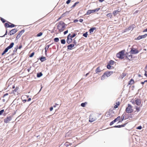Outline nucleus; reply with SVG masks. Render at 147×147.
<instances>
[{"label":"nucleus","mask_w":147,"mask_h":147,"mask_svg":"<svg viewBox=\"0 0 147 147\" xmlns=\"http://www.w3.org/2000/svg\"><path fill=\"white\" fill-rule=\"evenodd\" d=\"M14 45V43L13 42H11L9 46H8L5 49L4 51L5 52V53H6L7 52V51L9 49L13 47Z\"/></svg>","instance_id":"obj_6"},{"label":"nucleus","mask_w":147,"mask_h":147,"mask_svg":"<svg viewBox=\"0 0 147 147\" xmlns=\"http://www.w3.org/2000/svg\"><path fill=\"white\" fill-rule=\"evenodd\" d=\"M46 59L45 57H41L40 58V60L41 62H43Z\"/></svg>","instance_id":"obj_20"},{"label":"nucleus","mask_w":147,"mask_h":147,"mask_svg":"<svg viewBox=\"0 0 147 147\" xmlns=\"http://www.w3.org/2000/svg\"><path fill=\"white\" fill-rule=\"evenodd\" d=\"M17 31V29H13L10 31L8 33V34L10 35H13L15 34Z\"/></svg>","instance_id":"obj_9"},{"label":"nucleus","mask_w":147,"mask_h":147,"mask_svg":"<svg viewBox=\"0 0 147 147\" xmlns=\"http://www.w3.org/2000/svg\"><path fill=\"white\" fill-rule=\"evenodd\" d=\"M11 119V116L7 117L4 119V122L5 123H7L9 122Z\"/></svg>","instance_id":"obj_10"},{"label":"nucleus","mask_w":147,"mask_h":147,"mask_svg":"<svg viewBox=\"0 0 147 147\" xmlns=\"http://www.w3.org/2000/svg\"><path fill=\"white\" fill-rule=\"evenodd\" d=\"M141 39H142V37H141V36H138L136 38H135V40H139Z\"/></svg>","instance_id":"obj_41"},{"label":"nucleus","mask_w":147,"mask_h":147,"mask_svg":"<svg viewBox=\"0 0 147 147\" xmlns=\"http://www.w3.org/2000/svg\"><path fill=\"white\" fill-rule=\"evenodd\" d=\"M92 13V12L90 10H89L87 12L86 15H89Z\"/></svg>","instance_id":"obj_31"},{"label":"nucleus","mask_w":147,"mask_h":147,"mask_svg":"<svg viewBox=\"0 0 147 147\" xmlns=\"http://www.w3.org/2000/svg\"><path fill=\"white\" fill-rule=\"evenodd\" d=\"M115 122V121L114 120H113V121L110 122V125H112Z\"/></svg>","instance_id":"obj_43"},{"label":"nucleus","mask_w":147,"mask_h":147,"mask_svg":"<svg viewBox=\"0 0 147 147\" xmlns=\"http://www.w3.org/2000/svg\"><path fill=\"white\" fill-rule=\"evenodd\" d=\"M51 45V44H50V45H47V46L45 47V54H46V53L48 49H49V46Z\"/></svg>","instance_id":"obj_22"},{"label":"nucleus","mask_w":147,"mask_h":147,"mask_svg":"<svg viewBox=\"0 0 147 147\" xmlns=\"http://www.w3.org/2000/svg\"><path fill=\"white\" fill-rule=\"evenodd\" d=\"M124 55V51H121L119 53H117L116 55L117 57L121 59L123 58V56Z\"/></svg>","instance_id":"obj_1"},{"label":"nucleus","mask_w":147,"mask_h":147,"mask_svg":"<svg viewBox=\"0 0 147 147\" xmlns=\"http://www.w3.org/2000/svg\"><path fill=\"white\" fill-rule=\"evenodd\" d=\"M125 115H124V114H123L121 117V121H119V122H121L122 121H123V120H124V119L125 118Z\"/></svg>","instance_id":"obj_21"},{"label":"nucleus","mask_w":147,"mask_h":147,"mask_svg":"<svg viewBox=\"0 0 147 147\" xmlns=\"http://www.w3.org/2000/svg\"><path fill=\"white\" fill-rule=\"evenodd\" d=\"M114 112L112 111L109 110L107 114V117L111 118L114 115Z\"/></svg>","instance_id":"obj_4"},{"label":"nucleus","mask_w":147,"mask_h":147,"mask_svg":"<svg viewBox=\"0 0 147 147\" xmlns=\"http://www.w3.org/2000/svg\"><path fill=\"white\" fill-rule=\"evenodd\" d=\"M116 127V128H120V125H115L113 127Z\"/></svg>","instance_id":"obj_53"},{"label":"nucleus","mask_w":147,"mask_h":147,"mask_svg":"<svg viewBox=\"0 0 147 147\" xmlns=\"http://www.w3.org/2000/svg\"><path fill=\"white\" fill-rule=\"evenodd\" d=\"M119 102H117L116 103V105L115 106H114V108H117V107H118V106L119 105Z\"/></svg>","instance_id":"obj_36"},{"label":"nucleus","mask_w":147,"mask_h":147,"mask_svg":"<svg viewBox=\"0 0 147 147\" xmlns=\"http://www.w3.org/2000/svg\"><path fill=\"white\" fill-rule=\"evenodd\" d=\"M63 14L61 15V17H60L59 18L57 19V21H59V20H60L61 19V17L63 16Z\"/></svg>","instance_id":"obj_58"},{"label":"nucleus","mask_w":147,"mask_h":147,"mask_svg":"<svg viewBox=\"0 0 147 147\" xmlns=\"http://www.w3.org/2000/svg\"><path fill=\"white\" fill-rule=\"evenodd\" d=\"M83 36L86 38L88 36V32H86L85 33H84L83 34Z\"/></svg>","instance_id":"obj_32"},{"label":"nucleus","mask_w":147,"mask_h":147,"mask_svg":"<svg viewBox=\"0 0 147 147\" xmlns=\"http://www.w3.org/2000/svg\"><path fill=\"white\" fill-rule=\"evenodd\" d=\"M130 53L131 54H136L138 53H139V51L136 49L132 48L130 51Z\"/></svg>","instance_id":"obj_5"},{"label":"nucleus","mask_w":147,"mask_h":147,"mask_svg":"<svg viewBox=\"0 0 147 147\" xmlns=\"http://www.w3.org/2000/svg\"><path fill=\"white\" fill-rule=\"evenodd\" d=\"M18 87H16V88L14 90H13L15 92H16L17 90H18Z\"/></svg>","instance_id":"obj_57"},{"label":"nucleus","mask_w":147,"mask_h":147,"mask_svg":"<svg viewBox=\"0 0 147 147\" xmlns=\"http://www.w3.org/2000/svg\"><path fill=\"white\" fill-rule=\"evenodd\" d=\"M136 109L137 112H139L140 111V108L138 107L137 106H136Z\"/></svg>","instance_id":"obj_47"},{"label":"nucleus","mask_w":147,"mask_h":147,"mask_svg":"<svg viewBox=\"0 0 147 147\" xmlns=\"http://www.w3.org/2000/svg\"><path fill=\"white\" fill-rule=\"evenodd\" d=\"M78 3V2H76L71 7V8H72L76 6V5Z\"/></svg>","instance_id":"obj_35"},{"label":"nucleus","mask_w":147,"mask_h":147,"mask_svg":"<svg viewBox=\"0 0 147 147\" xmlns=\"http://www.w3.org/2000/svg\"><path fill=\"white\" fill-rule=\"evenodd\" d=\"M105 73L106 75V77H109L113 73V72L111 71H106Z\"/></svg>","instance_id":"obj_13"},{"label":"nucleus","mask_w":147,"mask_h":147,"mask_svg":"<svg viewBox=\"0 0 147 147\" xmlns=\"http://www.w3.org/2000/svg\"><path fill=\"white\" fill-rule=\"evenodd\" d=\"M136 104L138 106H139L141 103V100L138 98H137L135 101Z\"/></svg>","instance_id":"obj_12"},{"label":"nucleus","mask_w":147,"mask_h":147,"mask_svg":"<svg viewBox=\"0 0 147 147\" xmlns=\"http://www.w3.org/2000/svg\"><path fill=\"white\" fill-rule=\"evenodd\" d=\"M71 35V34H69L68 36H67V39L66 40V42L67 43L69 44L70 43L72 42V40L71 38L69 37Z\"/></svg>","instance_id":"obj_8"},{"label":"nucleus","mask_w":147,"mask_h":147,"mask_svg":"<svg viewBox=\"0 0 147 147\" xmlns=\"http://www.w3.org/2000/svg\"><path fill=\"white\" fill-rule=\"evenodd\" d=\"M42 32H40L37 34V36L38 37L42 35Z\"/></svg>","instance_id":"obj_40"},{"label":"nucleus","mask_w":147,"mask_h":147,"mask_svg":"<svg viewBox=\"0 0 147 147\" xmlns=\"http://www.w3.org/2000/svg\"><path fill=\"white\" fill-rule=\"evenodd\" d=\"M42 75V74L41 72L38 73L37 74V77L38 78H39L41 77Z\"/></svg>","instance_id":"obj_23"},{"label":"nucleus","mask_w":147,"mask_h":147,"mask_svg":"<svg viewBox=\"0 0 147 147\" xmlns=\"http://www.w3.org/2000/svg\"><path fill=\"white\" fill-rule=\"evenodd\" d=\"M4 110L3 109H2L0 111V115H1L2 113L4 112Z\"/></svg>","instance_id":"obj_51"},{"label":"nucleus","mask_w":147,"mask_h":147,"mask_svg":"<svg viewBox=\"0 0 147 147\" xmlns=\"http://www.w3.org/2000/svg\"><path fill=\"white\" fill-rule=\"evenodd\" d=\"M31 67H29L27 69V70L28 72H29L31 70Z\"/></svg>","instance_id":"obj_64"},{"label":"nucleus","mask_w":147,"mask_h":147,"mask_svg":"<svg viewBox=\"0 0 147 147\" xmlns=\"http://www.w3.org/2000/svg\"><path fill=\"white\" fill-rule=\"evenodd\" d=\"M86 104H87V102H86L84 103H82L81 104V106L83 107H84L85 106Z\"/></svg>","instance_id":"obj_33"},{"label":"nucleus","mask_w":147,"mask_h":147,"mask_svg":"<svg viewBox=\"0 0 147 147\" xmlns=\"http://www.w3.org/2000/svg\"><path fill=\"white\" fill-rule=\"evenodd\" d=\"M142 128V127L141 126H138L137 127V129H141Z\"/></svg>","instance_id":"obj_55"},{"label":"nucleus","mask_w":147,"mask_h":147,"mask_svg":"<svg viewBox=\"0 0 147 147\" xmlns=\"http://www.w3.org/2000/svg\"><path fill=\"white\" fill-rule=\"evenodd\" d=\"M7 30H6V32H5V34L3 35V36H1V37H4L5 35H7Z\"/></svg>","instance_id":"obj_52"},{"label":"nucleus","mask_w":147,"mask_h":147,"mask_svg":"<svg viewBox=\"0 0 147 147\" xmlns=\"http://www.w3.org/2000/svg\"><path fill=\"white\" fill-rule=\"evenodd\" d=\"M1 20L3 23H5L6 22L5 20L2 18H1Z\"/></svg>","instance_id":"obj_49"},{"label":"nucleus","mask_w":147,"mask_h":147,"mask_svg":"<svg viewBox=\"0 0 147 147\" xmlns=\"http://www.w3.org/2000/svg\"><path fill=\"white\" fill-rule=\"evenodd\" d=\"M102 71V70L100 69V67H98L95 70L96 73H94V74H99V73Z\"/></svg>","instance_id":"obj_11"},{"label":"nucleus","mask_w":147,"mask_h":147,"mask_svg":"<svg viewBox=\"0 0 147 147\" xmlns=\"http://www.w3.org/2000/svg\"><path fill=\"white\" fill-rule=\"evenodd\" d=\"M73 43L74 44V45H76L77 43L76 40L74 39V40Z\"/></svg>","instance_id":"obj_59"},{"label":"nucleus","mask_w":147,"mask_h":147,"mask_svg":"<svg viewBox=\"0 0 147 147\" xmlns=\"http://www.w3.org/2000/svg\"><path fill=\"white\" fill-rule=\"evenodd\" d=\"M96 27H93L91 28L89 30V31L90 33H91L93 32L94 30H96Z\"/></svg>","instance_id":"obj_17"},{"label":"nucleus","mask_w":147,"mask_h":147,"mask_svg":"<svg viewBox=\"0 0 147 147\" xmlns=\"http://www.w3.org/2000/svg\"><path fill=\"white\" fill-rule=\"evenodd\" d=\"M59 24H61V25H65V23L62 21H60Z\"/></svg>","instance_id":"obj_44"},{"label":"nucleus","mask_w":147,"mask_h":147,"mask_svg":"<svg viewBox=\"0 0 147 147\" xmlns=\"http://www.w3.org/2000/svg\"><path fill=\"white\" fill-rule=\"evenodd\" d=\"M134 83V80L131 79L130 80L128 84H132Z\"/></svg>","instance_id":"obj_24"},{"label":"nucleus","mask_w":147,"mask_h":147,"mask_svg":"<svg viewBox=\"0 0 147 147\" xmlns=\"http://www.w3.org/2000/svg\"><path fill=\"white\" fill-rule=\"evenodd\" d=\"M114 63H115V62L113 60H111L109 61L108 63H109L110 65H112L114 64Z\"/></svg>","instance_id":"obj_25"},{"label":"nucleus","mask_w":147,"mask_h":147,"mask_svg":"<svg viewBox=\"0 0 147 147\" xmlns=\"http://www.w3.org/2000/svg\"><path fill=\"white\" fill-rule=\"evenodd\" d=\"M111 67H112L113 66L111 65H110L109 63H108V64L107 65V68L109 69H110Z\"/></svg>","instance_id":"obj_34"},{"label":"nucleus","mask_w":147,"mask_h":147,"mask_svg":"<svg viewBox=\"0 0 147 147\" xmlns=\"http://www.w3.org/2000/svg\"><path fill=\"white\" fill-rule=\"evenodd\" d=\"M126 58H127L128 59L130 60V59L132 58V55L131 54L130 55H128V56H126Z\"/></svg>","instance_id":"obj_26"},{"label":"nucleus","mask_w":147,"mask_h":147,"mask_svg":"<svg viewBox=\"0 0 147 147\" xmlns=\"http://www.w3.org/2000/svg\"><path fill=\"white\" fill-rule=\"evenodd\" d=\"M59 38H55L54 39V40L55 42H57L59 41Z\"/></svg>","instance_id":"obj_39"},{"label":"nucleus","mask_w":147,"mask_h":147,"mask_svg":"<svg viewBox=\"0 0 147 147\" xmlns=\"http://www.w3.org/2000/svg\"><path fill=\"white\" fill-rule=\"evenodd\" d=\"M74 44H71L67 46V49L69 50H71V48L74 47Z\"/></svg>","instance_id":"obj_14"},{"label":"nucleus","mask_w":147,"mask_h":147,"mask_svg":"<svg viewBox=\"0 0 147 147\" xmlns=\"http://www.w3.org/2000/svg\"><path fill=\"white\" fill-rule=\"evenodd\" d=\"M53 107L54 108L57 107V108H58L59 107V104L56 103L55 104V105H54L53 106Z\"/></svg>","instance_id":"obj_30"},{"label":"nucleus","mask_w":147,"mask_h":147,"mask_svg":"<svg viewBox=\"0 0 147 147\" xmlns=\"http://www.w3.org/2000/svg\"><path fill=\"white\" fill-rule=\"evenodd\" d=\"M68 30H67L64 32V34H66L67 33H68Z\"/></svg>","instance_id":"obj_60"},{"label":"nucleus","mask_w":147,"mask_h":147,"mask_svg":"<svg viewBox=\"0 0 147 147\" xmlns=\"http://www.w3.org/2000/svg\"><path fill=\"white\" fill-rule=\"evenodd\" d=\"M106 75L105 73H104L101 77V80H104L106 78Z\"/></svg>","instance_id":"obj_19"},{"label":"nucleus","mask_w":147,"mask_h":147,"mask_svg":"<svg viewBox=\"0 0 147 147\" xmlns=\"http://www.w3.org/2000/svg\"><path fill=\"white\" fill-rule=\"evenodd\" d=\"M58 29L59 31L61 32L63 31L65 28V25H61V24H58L57 26Z\"/></svg>","instance_id":"obj_2"},{"label":"nucleus","mask_w":147,"mask_h":147,"mask_svg":"<svg viewBox=\"0 0 147 147\" xmlns=\"http://www.w3.org/2000/svg\"><path fill=\"white\" fill-rule=\"evenodd\" d=\"M120 11H119V10H117L114 11L113 12V14L114 15V16L116 15L117 13H118V12H120Z\"/></svg>","instance_id":"obj_18"},{"label":"nucleus","mask_w":147,"mask_h":147,"mask_svg":"<svg viewBox=\"0 0 147 147\" xmlns=\"http://www.w3.org/2000/svg\"><path fill=\"white\" fill-rule=\"evenodd\" d=\"M9 25L7 23H5V26L6 27H9Z\"/></svg>","instance_id":"obj_46"},{"label":"nucleus","mask_w":147,"mask_h":147,"mask_svg":"<svg viewBox=\"0 0 147 147\" xmlns=\"http://www.w3.org/2000/svg\"><path fill=\"white\" fill-rule=\"evenodd\" d=\"M100 8L96 9H94V12H95L96 11H98L100 10Z\"/></svg>","instance_id":"obj_54"},{"label":"nucleus","mask_w":147,"mask_h":147,"mask_svg":"<svg viewBox=\"0 0 147 147\" xmlns=\"http://www.w3.org/2000/svg\"><path fill=\"white\" fill-rule=\"evenodd\" d=\"M10 24H11L9 26V27L13 28L15 26V25L11 23L10 22H9Z\"/></svg>","instance_id":"obj_29"},{"label":"nucleus","mask_w":147,"mask_h":147,"mask_svg":"<svg viewBox=\"0 0 147 147\" xmlns=\"http://www.w3.org/2000/svg\"><path fill=\"white\" fill-rule=\"evenodd\" d=\"M25 30H22L21 31L19 32V33L18 34L17 36L16 37V39H18L22 35V34L24 32Z\"/></svg>","instance_id":"obj_7"},{"label":"nucleus","mask_w":147,"mask_h":147,"mask_svg":"<svg viewBox=\"0 0 147 147\" xmlns=\"http://www.w3.org/2000/svg\"><path fill=\"white\" fill-rule=\"evenodd\" d=\"M18 49V46H17L15 48L14 50H13V52H16L17 51V50Z\"/></svg>","instance_id":"obj_48"},{"label":"nucleus","mask_w":147,"mask_h":147,"mask_svg":"<svg viewBox=\"0 0 147 147\" xmlns=\"http://www.w3.org/2000/svg\"><path fill=\"white\" fill-rule=\"evenodd\" d=\"M76 34H76L74 33L72 35H71L69 36V37L71 38L72 39V38H74V37L75 36H76Z\"/></svg>","instance_id":"obj_27"},{"label":"nucleus","mask_w":147,"mask_h":147,"mask_svg":"<svg viewBox=\"0 0 147 147\" xmlns=\"http://www.w3.org/2000/svg\"><path fill=\"white\" fill-rule=\"evenodd\" d=\"M34 52H33V53H32L30 55L29 57H32L34 55Z\"/></svg>","instance_id":"obj_50"},{"label":"nucleus","mask_w":147,"mask_h":147,"mask_svg":"<svg viewBox=\"0 0 147 147\" xmlns=\"http://www.w3.org/2000/svg\"><path fill=\"white\" fill-rule=\"evenodd\" d=\"M126 76V74L125 73H123L122 74L121 76V78H123V77L125 76Z\"/></svg>","instance_id":"obj_42"},{"label":"nucleus","mask_w":147,"mask_h":147,"mask_svg":"<svg viewBox=\"0 0 147 147\" xmlns=\"http://www.w3.org/2000/svg\"><path fill=\"white\" fill-rule=\"evenodd\" d=\"M96 120V119L95 118H93L91 117L90 115V116L89 121L90 122H92L93 121Z\"/></svg>","instance_id":"obj_15"},{"label":"nucleus","mask_w":147,"mask_h":147,"mask_svg":"<svg viewBox=\"0 0 147 147\" xmlns=\"http://www.w3.org/2000/svg\"><path fill=\"white\" fill-rule=\"evenodd\" d=\"M147 36V34H145L141 36L142 39L146 38Z\"/></svg>","instance_id":"obj_37"},{"label":"nucleus","mask_w":147,"mask_h":147,"mask_svg":"<svg viewBox=\"0 0 147 147\" xmlns=\"http://www.w3.org/2000/svg\"><path fill=\"white\" fill-rule=\"evenodd\" d=\"M126 111L127 113H130L133 112V110L131 109V105L128 104L127 107L126 109Z\"/></svg>","instance_id":"obj_3"},{"label":"nucleus","mask_w":147,"mask_h":147,"mask_svg":"<svg viewBox=\"0 0 147 147\" xmlns=\"http://www.w3.org/2000/svg\"><path fill=\"white\" fill-rule=\"evenodd\" d=\"M61 44H64L65 43V39H62L61 40Z\"/></svg>","instance_id":"obj_38"},{"label":"nucleus","mask_w":147,"mask_h":147,"mask_svg":"<svg viewBox=\"0 0 147 147\" xmlns=\"http://www.w3.org/2000/svg\"><path fill=\"white\" fill-rule=\"evenodd\" d=\"M145 71V73L144 74V75L146 76L147 77V71H146V70Z\"/></svg>","instance_id":"obj_61"},{"label":"nucleus","mask_w":147,"mask_h":147,"mask_svg":"<svg viewBox=\"0 0 147 147\" xmlns=\"http://www.w3.org/2000/svg\"><path fill=\"white\" fill-rule=\"evenodd\" d=\"M125 125V124L121 125H120V127H124Z\"/></svg>","instance_id":"obj_62"},{"label":"nucleus","mask_w":147,"mask_h":147,"mask_svg":"<svg viewBox=\"0 0 147 147\" xmlns=\"http://www.w3.org/2000/svg\"><path fill=\"white\" fill-rule=\"evenodd\" d=\"M120 117L119 116H118L117 118H115L114 120L115 121V122L119 120L120 119Z\"/></svg>","instance_id":"obj_28"},{"label":"nucleus","mask_w":147,"mask_h":147,"mask_svg":"<svg viewBox=\"0 0 147 147\" xmlns=\"http://www.w3.org/2000/svg\"><path fill=\"white\" fill-rule=\"evenodd\" d=\"M71 1V0H68L66 2V3L67 4H69L70 3Z\"/></svg>","instance_id":"obj_56"},{"label":"nucleus","mask_w":147,"mask_h":147,"mask_svg":"<svg viewBox=\"0 0 147 147\" xmlns=\"http://www.w3.org/2000/svg\"><path fill=\"white\" fill-rule=\"evenodd\" d=\"M53 107H51L50 108V111H52L53 110Z\"/></svg>","instance_id":"obj_63"},{"label":"nucleus","mask_w":147,"mask_h":147,"mask_svg":"<svg viewBox=\"0 0 147 147\" xmlns=\"http://www.w3.org/2000/svg\"><path fill=\"white\" fill-rule=\"evenodd\" d=\"M135 26L134 25H132L131 26H130L129 27H128V29L129 30H132L135 27Z\"/></svg>","instance_id":"obj_16"},{"label":"nucleus","mask_w":147,"mask_h":147,"mask_svg":"<svg viewBox=\"0 0 147 147\" xmlns=\"http://www.w3.org/2000/svg\"><path fill=\"white\" fill-rule=\"evenodd\" d=\"M107 16L108 17H109L110 18H111L112 16V15L111 14V13H108L107 14Z\"/></svg>","instance_id":"obj_45"}]
</instances>
